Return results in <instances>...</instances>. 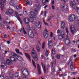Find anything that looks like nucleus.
<instances>
[{
  "label": "nucleus",
  "instance_id": "obj_61",
  "mask_svg": "<svg viewBox=\"0 0 79 79\" xmlns=\"http://www.w3.org/2000/svg\"><path fill=\"white\" fill-rule=\"evenodd\" d=\"M1 60L2 61H5V59H4V58H1Z\"/></svg>",
  "mask_w": 79,
  "mask_h": 79
},
{
  "label": "nucleus",
  "instance_id": "obj_30",
  "mask_svg": "<svg viewBox=\"0 0 79 79\" xmlns=\"http://www.w3.org/2000/svg\"><path fill=\"white\" fill-rule=\"evenodd\" d=\"M45 47V41H44L43 43V44L42 45V48H43V49H44Z\"/></svg>",
  "mask_w": 79,
  "mask_h": 79
},
{
  "label": "nucleus",
  "instance_id": "obj_7",
  "mask_svg": "<svg viewBox=\"0 0 79 79\" xmlns=\"http://www.w3.org/2000/svg\"><path fill=\"white\" fill-rule=\"evenodd\" d=\"M70 30L71 33L72 34H74L76 32V28L73 26H72L70 27Z\"/></svg>",
  "mask_w": 79,
  "mask_h": 79
},
{
  "label": "nucleus",
  "instance_id": "obj_21",
  "mask_svg": "<svg viewBox=\"0 0 79 79\" xmlns=\"http://www.w3.org/2000/svg\"><path fill=\"white\" fill-rule=\"evenodd\" d=\"M48 31L47 30H45V31L44 34V35L45 37V38H46L48 37Z\"/></svg>",
  "mask_w": 79,
  "mask_h": 79
},
{
  "label": "nucleus",
  "instance_id": "obj_29",
  "mask_svg": "<svg viewBox=\"0 0 79 79\" xmlns=\"http://www.w3.org/2000/svg\"><path fill=\"white\" fill-rule=\"evenodd\" d=\"M25 3L27 5H31L32 3L31 2H29L28 0L25 1Z\"/></svg>",
  "mask_w": 79,
  "mask_h": 79
},
{
  "label": "nucleus",
  "instance_id": "obj_33",
  "mask_svg": "<svg viewBox=\"0 0 79 79\" xmlns=\"http://www.w3.org/2000/svg\"><path fill=\"white\" fill-rule=\"evenodd\" d=\"M24 30L25 29L24 28V27H22V28H21L20 30V32L23 33Z\"/></svg>",
  "mask_w": 79,
  "mask_h": 79
},
{
  "label": "nucleus",
  "instance_id": "obj_28",
  "mask_svg": "<svg viewBox=\"0 0 79 79\" xmlns=\"http://www.w3.org/2000/svg\"><path fill=\"white\" fill-rule=\"evenodd\" d=\"M6 63H7L8 65H10L11 63V62L10 61V59H8L6 60Z\"/></svg>",
  "mask_w": 79,
  "mask_h": 79
},
{
  "label": "nucleus",
  "instance_id": "obj_8",
  "mask_svg": "<svg viewBox=\"0 0 79 79\" xmlns=\"http://www.w3.org/2000/svg\"><path fill=\"white\" fill-rule=\"evenodd\" d=\"M42 25V23L40 22H37L35 23V25L38 29H41L42 28L41 27Z\"/></svg>",
  "mask_w": 79,
  "mask_h": 79
},
{
  "label": "nucleus",
  "instance_id": "obj_22",
  "mask_svg": "<svg viewBox=\"0 0 79 79\" xmlns=\"http://www.w3.org/2000/svg\"><path fill=\"white\" fill-rule=\"evenodd\" d=\"M61 26L62 29H64V27H65V23L63 21H62L61 23Z\"/></svg>",
  "mask_w": 79,
  "mask_h": 79
},
{
  "label": "nucleus",
  "instance_id": "obj_48",
  "mask_svg": "<svg viewBox=\"0 0 79 79\" xmlns=\"http://www.w3.org/2000/svg\"><path fill=\"white\" fill-rule=\"evenodd\" d=\"M52 71L53 73H54V72H55V67H54L53 68V69L52 70Z\"/></svg>",
  "mask_w": 79,
  "mask_h": 79
},
{
  "label": "nucleus",
  "instance_id": "obj_32",
  "mask_svg": "<svg viewBox=\"0 0 79 79\" xmlns=\"http://www.w3.org/2000/svg\"><path fill=\"white\" fill-rule=\"evenodd\" d=\"M56 59H54L53 60V63H52V67H53V64H56Z\"/></svg>",
  "mask_w": 79,
  "mask_h": 79
},
{
  "label": "nucleus",
  "instance_id": "obj_4",
  "mask_svg": "<svg viewBox=\"0 0 79 79\" xmlns=\"http://www.w3.org/2000/svg\"><path fill=\"white\" fill-rule=\"evenodd\" d=\"M22 71L23 75H25V76H28V72L27 70L25 68H23L22 69Z\"/></svg>",
  "mask_w": 79,
  "mask_h": 79
},
{
  "label": "nucleus",
  "instance_id": "obj_16",
  "mask_svg": "<svg viewBox=\"0 0 79 79\" xmlns=\"http://www.w3.org/2000/svg\"><path fill=\"white\" fill-rule=\"evenodd\" d=\"M23 21L25 24H28L29 22V20L28 18H25L23 19Z\"/></svg>",
  "mask_w": 79,
  "mask_h": 79
},
{
  "label": "nucleus",
  "instance_id": "obj_19",
  "mask_svg": "<svg viewBox=\"0 0 79 79\" xmlns=\"http://www.w3.org/2000/svg\"><path fill=\"white\" fill-rule=\"evenodd\" d=\"M15 50L16 53H18V54H19V55H23V53L19 52V49L18 48H16L15 49Z\"/></svg>",
  "mask_w": 79,
  "mask_h": 79
},
{
  "label": "nucleus",
  "instance_id": "obj_10",
  "mask_svg": "<svg viewBox=\"0 0 79 79\" xmlns=\"http://www.w3.org/2000/svg\"><path fill=\"white\" fill-rule=\"evenodd\" d=\"M76 19V16L74 15H72L70 17L69 20L70 21H74Z\"/></svg>",
  "mask_w": 79,
  "mask_h": 79
},
{
  "label": "nucleus",
  "instance_id": "obj_43",
  "mask_svg": "<svg viewBox=\"0 0 79 79\" xmlns=\"http://www.w3.org/2000/svg\"><path fill=\"white\" fill-rule=\"evenodd\" d=\"M52 53L53 55H55V51L53 49L52 50Z\"/></svg>",
  "mask_w": 79,
  "mask_h": 79
},
{
  "label": "nucleus",
  "instance_id": "obj_14",
  "mask_svg": "<svg viewBox=\"0 0 79 79\" xmlns=\"http://www.w3.org/2000/svg\"><path fill=\"white\" fill-rule=\"evenodd\" d=\"M41 65L44 73H46V69L45 68V64H44L43 63H41Z\"/></svg>",
  "mask_w": 79,
  "mask_h": 79
},
{
  "label": "nucleus",
  "instance_id": "obj_17",
  "mask_svg": "<svg viewBox=\"0 0 79 79\" xmlns=\"http://www.w3.org/2000/svg\"><path fill=\"white\" fill-rule=\"evenodd\" d=\"M8 12H6V14L7 15H11V14H12L13 13V10L11 9H9L8 10Z\"/></svg>",
  "mask_w": 79,
  "mask_h": 79
},
{
  "label": "nucleus",
  "instance_id": "obj_57",
  "mask_svg": "<svg viewBox=\"0 0 79 79\" xmlns=\"http://www.w3.org/2000/svg\"><path fill=\"white\" fill-rule=\"evenodd\" d=\"M47 11H44V16H45V17H46V15L47 14Z\"/></svg>",
  "mask_w": 79,
  "mask_h": 79
},
{
  "label": "nucleus",
  "instance_id": "obj_39",
  "mask_svg": "<svg viewBox=\"0 0 79 79\" xmlns=\"http://www.w3.org/2000/svg\"><path fill=\"white\" fill-rule=\"evenodd\" d=\"M30 20L31 23H33L34 22V19H33L32 17H30Z\"/></svg>",
  "mask_w": 79,
  "mask_h": 79
},
{
  "label": "nucleus",
  "instance_id": "obj_20",
  "mask_svg": "<svg viewBox=\"0 0 79 79\" xmlns=\"http://www.w3.org/2000/svg\"><path fill=\"white\" fill-rule=\"evenodd\" d=\"M65 35V32L63 31H62L60 32V36L62 38H64V37Z\"/></svg>",
  "mask_w": 79,
  "mask_h": 79
},
{
  "label": "nucleus",
  "instance_id": "obj_38",
  "mask_svg": "<svg viewBox=\"0 0 79 79\" xmlns=\"http://www.w3.org/2000/svg\"><path fill=\"white\" fill-rule=\"evenodd\" d=\"M63 38L61 37V35H58V39H59V40H61V39H62V38Z\"/></svg>",
  "mask_w": 79,
  "mask_h": 79
},
{
  "label": "nucleus",
  "instance_id": "obj_44",
  "mask_svg": "<svg viewBox=\"0 0 79 79\" xmlns=\"http://www.w3.org/2000/svg\"><path fill=\"white\" fill-rule=\"evenodd\" d=\"M5 78L3 76L0 75V79H4Z\"/></svg>",
  "mask_w": 79,
  "mask_h": 79
},
{
  "label": "nucleus",
  "instance_id": "obj_42",
  "mask_svg": "<svg viewBox=\"0 0 79 79\" xmlns=\"http://www.w3.org/2000/svg\"><path fill=\"white\" fill-rule=\"evenodd\" d=\"M56 57L57 59H60V55H57L56 56Z\"/></svg>",
  "mask_w": 79,
  "mask_h": 79
},
{
  "label": "nucleus",
  "instance_id": "obj_55",
  "mask_svg": "<svg viewBox=\"0 0 79 79\" xmlns=\"http://www.w3.org/2000/svg\"><path fill=\"white\" fill-rule=\"evenodd\" d=\"M73 65H71L70 68V69H73Z\"/></svg>",
  "mask_w": 79,
  "mask_h": 79
},
{
  "label": "nucleus",
  "instance_id": "obj_15",
  "mask_svg": "<svg viewBox=\"0 0 79 79\" xmlns=\"http://www.w3.org/2000/svg\"><path fill=\"white\" fill-rule=\"evenodd\" d=\"M37 66L38 67V73L39 74H41V68H40V66L39 64H37Z\"/></svg>",
  "mask_w": 79,
  "mask_h": 79
},
{
  "label": "nucleus",
  "instance_id": "obj_6",
  "mask_svg": "<svg viewBox=\"0 0 79 79\" xmlns=\"http://www.w3.org/2000/svg\"><path fill=\"white\" fill-rule=\"evenodd\" d=\"M28 35L31 38H34V34L31 30H30L28 31Z\"/></svg>",
  "mask_w": 79,
  "mask_h": 79
},
{
  "label": "nucleus",
  "instance_id": "obj_53",
  "mask_svg": "<svg viewBox=\"0 0 79 79\" xmlns=\"http://www.w3.org/2000/svg\"><path fill=\"white\" fill-rule=\"evenodd\" d=\"M57 34H60V30L59 29H58L57 31Z\"/></svg>",
  "mask_w": 79,
  "mask_h": 79
},
{
  "label": "nucleus",
  "instance_id": "obj_2",
  "mask_svg": "<svg viewBox=\"0 0 79 79\" xmlns=\"http://www.w3.org/2000/svg\"><path fill=\"white\" fill-rule=\"evenodd\" d=\"M12 56H15L18 61H23V57L19 56V55L15 53H12Z\"/></svg>",
  "mask_w": 79,
  "mask_h": 79
},
{
  "label": "nucleus",
  "instance_id": "obj_63",
  "mask_svg": "<svg viewBox=\"0 0 79 79\" xmlns=\"http://www.w3.org/2000/svg\"><path fill=\"white\" fill-rule=\"evenodd\" d=\"M7 43L8 44H10V42L9 41H7Z\"/></svg>",
  "mask_w": 79,
  "mask_h": 79
},
{
  "label": "nucleus",
  "instance_id": "obj_23",
  "mask_svg": "<svg viewBox=\"0 0 79 79\" xmlns=\"http://www.w3.org/2000/svg\"><path fill=\"white\" fill-rule=\"evenodd\" d=\"M31 15L33 17V18H35L36 17L35 13L33 12H31Z\"/></svg>",
  "mask_w": 79,
  "mask_h": 79
},
{
  "label": "nucleus",
  "instance_id": "obj_41",
  "mask_svg": "<svg viewBox=\"0 0 79 79\" xmlns=\"http://www.w3.org/2000/svg\"><path fill=\"white\" fill-rule=\"evenodd\" d=\"M23 15H27V11L26 10H24L23 12Z\"/></svg>",
  "mask_w": 79,
  "mask_h": 79
},
{
  "label": "nucleus",
  "instance_id": "obj_35",
  "mask_svg": "<svg viewBox=\"0 0 79 79\" xmlns=\"http://www.w3.org/2000/svg\"><path fill=\"white\" fill-rule=\"evenodd\" d=\"M32 63L33 64V66L35 67V68H36V66L35 65V62L33 61V60H32Z\"/></svg>",
  "mask_w": 79,
  "mask_h": 79
},
{
  "label": "nucleus",
  "instance_id": "obj_46",
  "mask_svg": "<svg viewBox=\"0 0 79 79\" xmlns=\"http://www.w3.org/2000/svg\"><path fill=\"white\" fill-rule=\"evenodd\" d=\"M68 28H66V32H67V34H68L69 33V31H68Z\"/></svg>",
  "mask_w": 79,
  "mask_h": 79
},
{
  "label": "nucleus",
  "instance_id": "obj_62",
  "mask_svg": "<svg viewBox=\"0 0 79 79\" xmlns=\"http://www.w3.org/2000/svg\"><path fill=\"white\" fill-rule=\"evenodd\" d=\"M41 58H42V59H44V56H43V55H41Z\"/></svg>",
  "mask_w": 79,
  "mask_h": 79
},
{
  "label": "nucleus",
  "instance_id": "obj_56",
  "mask_svg": "<svg viewBox=\"0 0 79 79\" xmlns=\"http://www.w3.org/2000/svg\"><path fill=\"white\" fill-rule=\"evenodd\" d=\"M44 24H45L46 25V26H48V23L45 22L44 23Z\"/></svg>",
  "mask_w": 79,
  "mask_h": 79
},
{
  "label": "nucleus",
  "instance_id": "obj_45",
  "mask_svg": "<svg viewBox=\"0 0 79 79\" xmlns=\"http://www.w3.org/2000/svg\"><path fill=\"white\" fill-rule=\"evenodd\" d=\"M22 33H23V34L25 35H26V34H27V32H26V31L25 30H24V31H23Z\"/></svg>",
  "mask_w": 79,
  "mask_h": 79
},
{
  "label": "nucleus",
  "instance_id": "obj_18",
  "mask_svg": "<svg viewBox=\"0 0 79 79\" xmlns=\"http://www.w3.org/2000/svg\"><path fill=\"white\" fill-rule=\"evenodd\" d=\"M1 66L2 68H4V69H6V68H7V66H6V64H5V63L2 62L1 64Z\"/></svg>",
  "mask_w": 79,
  "mask_h": 79
},
{
  "label": "nucleus",
  "instance_id": "obj_59",
  "mask_svg": "<svg viewBox=\"0 0 79 79\" xmlns=\"http://www.w3.org/2000/svg\"><path fill=\"white\" fill-rule=\"evenodd\" d=\"M77 44L78 45H79V40L77 41Z\"/></svg>",
  "mask_w": 79,
  "mask_h": 79
},
{
  "label": "nucleus",
  "instance_id": "obj_26",
  "mask_svg": "<svg viewBox=\"0 0 79 79\" xmlns=\"http://www.w3.org/2000/svg\"><path fill=\"white\" fill-rule=\"evenodd\" d=\"M14 0H11V1L9 3L11 6H13L14 7H15L16 6L15 4L14 3H13L12 2H13Z\"/></svg>",
  "mask_w": 79,
  "mask_h": 79
},
{
  "label": "nucleus",
  "instance_id": "obj_24",
  "mask_svg": "<svg viewBox=\"0 0 79 79\" xmlns=\"http://www.w3.org/2000/svg\"><path fill=\"white\" fill-rule=\"evenodd\" d=\"M0 4H1V10L3 11L2 8H4V4H3V2H2V0H1L0 1Z\"/></svg>",
  "mask_w": 79,
  "mask_h": 79
},
{
  "label": "nucleus",
  "instance_id": "obj_54",
  "mask_svg": "<svg viewBox=\"0 0 79 79\" xmlns=\"http://www.w3.org/2000/svg\"><path fill=\"white\" fill-rule=\"evenodd\" d=\"M4 38H7V37H8V36H7V35H6V34H5L4 35Z\"/></svg>",
  "mask_w": 79,
  "mask_h": 79
},
{
  "label": "nucleus",
  "instance_id": "obj_36",
  "mask_svg": "<svg viewBox=\"0 0 79 79\" xmlns=\"http://www.w3.org/2000/svg\"><path fill=\"white\" fill-rule=\"evenodd\" d=\"M14 77V75L13 74H12L10 75V78L11 79H13V77Z\"/></svg>",
  "mask_w": 79,
  "mask_h": 79
},
{
  "label": "nucleus",
  "instance_id": "obj_12",
  "mask_svg": "<svg viewBox=\"0 0 79 79\" xmlns=\"http://www.w3.org/2000/svg\"><path fill=\"white\" fill-rule=\"evenodd\" d=\"M52 40V39H49L48 40V46L49 47H52V45H53Z\"/></svg>",
  "mask_w": 79,
  "mask_h": 79
},
{
  "label": "nucleus",
  "instance_id": "obj_31",
  "mask_svg": "<svg viewBox=\"0 0 79 79\" xmlns=\"http://www.w3.org/2000/svg\"><path fill=\"white\" fill-rule=\"evenodd\" d=\"M36 49L37 51L38 52H40V48H39V45H37Z\"/></svg>",
  "mask_w": 79,
  "mask_h": 79
},
{
  "label": "nucleus",
  "instance_id": "obj_25",
  "mask_svg": "<svg viewBox=\"0 0 79 79\" xmlns=\"http://www.w3.org/2000/svg\"><path fill=\"white\" fill-rule=\"evenodd\" d=\"M25 55L28 60H29L30 61H31V58L30 57V56L29 54L25 53Z\"/></svg>",
  "mask_w": 79,
  "mask_h": 79
},
{
  "label": "nucleus",
  "instance_id": "obj_5",
  "mask_svg": "<svg viewBox=\"0 0 79 79\" xmlns=\"http://www.w3.org/2000/svg\"><path fill=\"white\" fill-rule=\"evenodd\" d=\"M61 10L64 11V8H66L67 10H68V6L67 5H65L64 4H62L60 6V7Z\"/></svg>",
  "mask_w": 79,
  "mask_h": 79
},
{
  "label": "nucleus",
  "instance_id": "obj_51",
  "mask_svg": "<svg viewBox=\"0 0 79 79\" xmlns=\"http://www.w3.org/2000/svg\"><path fill=\"white\" fill-rule=\"evenodd\" d=\"M17 9H19V8H20V5L17 6L16 7Z\"/></svg>",
  "mask_w": 79,
  "mask_h": 79
},
{
  "label": "nucleus",
  "instance_id": "obj_49",
  "mask_svg": "<svg viewBox=\"0 0 79 79\" xmlns=\"http://www.w3.org/2000/svg\"><path fill=\"white\" fill-rule=\"evenodd\" d=\"M77 13H79V8L77 7Z\"/></svg>",
  "mask_w": 79,
  "mask_h": 79
},
{
  "label": "nucleus",
  "instance_id": "obj_40",
  "mask_svg": "<svg viewBox=\"0 0 79 79\" xmlns=\"http://www.w3.org/2000/svg\"><path fill=\"white\" fill-rule=\"evenodd\" d=\"M71 51L73 53L74 52H76V50H75L74 49L72 48L71 49Z\"/></svg>",
  "mask_w": 79,
  "mask_h": 79
},
{
  "label": "nucleus",
  "instance_id": "obj_3",
  "mask_svg": "<svg viewBox=\"0 0 79 79\" xmlns=\"http://www.w3.org/2000/svg\"><path fill=\"white\" fill-rule=\"evenodd\" d=\"M36 7V8H40L41 7L39 3H36L35 5L33 7V8L34 9V10L35 11V12L36 13H38L39 12V10L35 8Z\"/></svg>",
  "mask_w": 79,
  "mask_h": 79
},
{
  "label": "nucleus",
  "instance_id": "obj_13",
  "mask_svg": "<svg viewBox=\"0 0 79 79\" xmlns=\"http://www.w3.org/2000/svg\"><path fill=\"white\" fill-rule=\"evenodd\" d=\"M66 45H68L70 43V41L68 38L67 37L64 39Z\"/></svg>",
  "mask_w": 79,
  "mask_h": 79
},
{
  "label": "nucleus",
  "instance_id": "obj_37",
  "mask_svg": "<svg viewBox=\"0 0 79 79\" xmlns=\"http://www.w3.org/2000/svg\"><path fill=\"white\" fill-rule=\"evenodd\" d=\"M42 2L44 5H46V1L45 0H42Z\"/></svg>",
  "mask_w": 79,
  "mask_h": 79
},
{
  "label": "nucleus",
  "instance_id": "obj_1",
  "mask_svg": "<svg viewBox=\"0 0 79 79\" xmlns=\"http://www.w3.org/2000/svg\"><path fill=\"white\" fill-rule=\"evenodd\" d=\"M31 55L35 61H37L38 60V57H37V53H36V52L35 51L34 48L32 50Z\"/></svg>",
  "mask_w": 79,
  "mask_h": 79
},
{
  "label": "nucleus",
  "instance_id": "obj_9",
  "mask_svg": "<svg viewBox=\"0 0 79 79\" xmlns=\"http://www.w3.org/2000/svg\"><path fill=\"white\" fill-rule=\"evenodd\" d=\"M76 5V2L74 1V0H71V7L73 9H75L76 7L75 6Z\"/></svg>",
  "mask_w": 79,
  "mask_h": 79
},
{
  "label": "nucleus",
  "instance_id": "obj_34",
  "mask_svg": "<svg viewBox=\"0 0 79 79\" xmlns=\"http://www.w3.org/2000/svg\"><path fill=\"white\" fill-rule=\"evenodd\" d=\"M19 76V73L18 72H16L15 74V77H17Z\"/></svg>",
  "mask_w": 79,
  "mask_h": 79
},
{
  "label": "nucleus",
  "instance_id": "obj_58",
  "mask_svg": "<svg viewBox=\"0 0 79 79\" xmlns=\"http://www.w3.org/2000/svg\"><path fill=\"white\" fill-rule=\"evenodd\" d=\"M52 5H54V0H52Z\"/></svg>",
  "mask_w": 79,
  "mask_h": 79
},
{
  "label": "nucleus",
  "instance_id": "obj_11",
  "mask_svg": "<svg viewBox=\"0 0 79 79\" xmlns=\"http://www.w3.org/2000/svg\"><path fill=\"white\" fill-rule=\"evenodd\" d=\"M15 15L16 16V17L17 18V19L19 21L20 23L21 24H22V21H21V19H20V18H19V15H18V13H17V12L15 11Z\"/></svg>",
  "mask_w": 79,
  "mask_h": 79
},
{
  "label": "nucleus",
  "instance_id": "obj_27",
  "mask_svg": "<svg viewBox=\"0 0 79 79\" xmlns=\"http://www.w3.org/2000/svg\"><path fill=\"white\" fill-rule=\"evenodd\" d=\"M10 60H11L13 62H16V60H15V59L14 58V57H10Z\"/></svg>",
  "mask_w": 79,
  "mask_h": 79
},
{
  "label": "nucleus",
  "instance_id": "obj_64",
  "mask_svg": "<svg viewBox=\"0 0 79 79\" xmlns=\"http://www.w3.org/2000/svg\"><path fill=\"white\" fill-rule=\"evenodd\" d=\"M48 6V5H46L45 6H44V9H46V8Z\"/></svg>",
  "mask_w": 79,
  "mask_h": 79
},
{
  "label": "nucleus",
  "instance_id": "obj_50",
  "mask_svg": "<svg viewBox=\"0 0 79 79\" xmlns=\"http://www.w3.org/2000/svg\"><path fill=\"white\" fill-rule=\"evenodd\" d=\"M52 10H55V6H54V5H52Z\"/></svg>",
  "mask_w": 79,
  "mask_h": 79
},
{
  "label": "nucleus",
  "instance_id": "obj_47",
  "mask_svg": "<svg viewBox=\"0 0 79 79\" xmlns=\"http://www.w3.org/2000/svg\"><path fill=\"white\" fill-rule=\"evenodd\" d=\"M50 37L51 38H52V37H53V33H52V32H51Z\"/></svg>",
  "mask_w": 79,
  "mask_h": 79
},
{
  "label": "nucleus",
  "instance_id": "obj_52",
  "mask_svg": "<svg viewBox=\"0 0 79 79\" xmlns=\"http://www.w3.org/2000/svg\"><path fill=\"white\" fill-rule=\"evenodd\" d=\"M51 19H52V17H49V19H48V21H50Z\"/></svg>",
  "mask_w": 79,
  "mask_h": 79
},
{
  "label": "nucleus",
  "instance_id": "obj_60",
  "mask_svg": "<svg viewBox=\"0 0 79 79\" xmlns=\"http://www.w3.org/2000/svg\"><path fill=\"white\" fill-rule=\"evenodd\" d=\"M4 79H10V78L6 76L5 77Z\"/></svg>",
  "mask_w": 79,
  "mask_h": 79
}]
</instances>
